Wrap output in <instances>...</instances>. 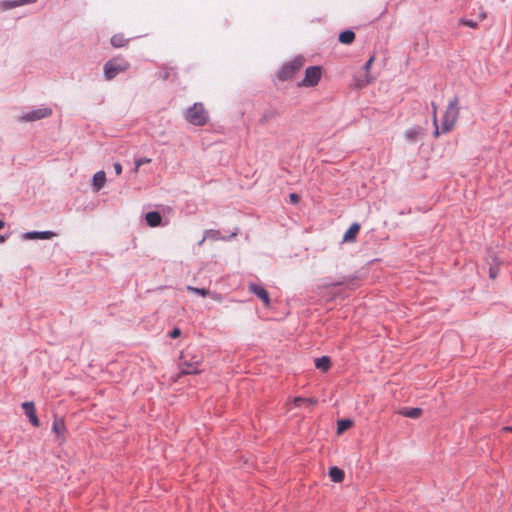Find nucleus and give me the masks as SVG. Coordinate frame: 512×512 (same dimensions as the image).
I'll list each match as a JSON object with an SVG mask.
<instances>
[{
	"mask_svg": "<svg viewBox=\"0 0 512 512\" xmlns=\"http://www.w3.org/2000/svg\"><path fill=\"white\" fill-rule=\"evenodd\" d=\"M203 361V357L201 355H196L193 351L187 349L181 353L178 367L180 369L181 375L188 374H199L200 369L199 366Z\"/></svg>",
	"mask_w": 512,
	"mask_h": 512,
	"instance_id": "nucleus-1",
	"label": "nucleus"
},
{
	"mask_svg": "<svg viewBox=\"0 0 512 512\" xmlns=\"http://www.w3.org/2000/svg\"><path fill=\"white\" fill-rule=\"evenodd\" d=\"M459 117V107H458V99L455 97L451 100L446 108V111L443 115L442 119V132L447 133L450 132L457 119Z\"/></svg>",
	"mask_w": 512,
	"mask_h": 512,
	"instance_id": "nucleus-2",
	"label": "nucleus"
},
{
	"mask_svg": "<svg viewBox=\"0 0 512 512\" xmlns=\"http://www.w3.org/2000/svg\"><path fill=\"white\" fill-rule=\"evenodd\" d=\"M185 119L195 126H203L208 121V113L202 103H195L186 111Z\"/></svg>",
	"mask_w": 512,
	"mask_h": 512,
	"instance_id": "nucleus-3",
	"label": "nucleus"
},
{
	"mask_svg": "<svg viewBox=\"0 0 512 512\" xmlns=\"http://www.w3.org/2000/svg\"><path fill=\"white\" fill-rule=\"evenodd\" d=\"M130 67L128 61L122 57H116L106 62L104 74L108 80L113 79L117 74L126 71Z\"/></svg>",
	"mask_w": 512,
	"mask_h": 512,
	"instance_id": "nucleus-4",
	"label": "nucleus"
},
{
	"mask_svg": "<svg viewBox=\"0 0 512 512\" xmlns=\"http://www.w3.org/2000/svg\"><path fill=\"white\" fill-rule=\"evenodd\" d=\"M305 60L299 56L294 58L291 62L284 65L278 73L280 80L285 81L291 79L303 66Z\"/></svg>",
	"mask_w": 512,
	"mask_h": 512,
	"instance_id": "nucleus-5",
	"label": "nucleus"
},
{
	"mask_svg": "<svg viewBox=\"0 0 512 512\" xmlns=\"http://www.w3.org/2000/svg\"><path fill=\"white\" fill-rule=\"evenodd\" d=\"M322 75L321 68L319 66H310L305 71V77L301 82V86L314 87L318 84Z\"/></svg>",
	"mask_w": 512,
	"mask_h": 512,
	"instance_id": "nucleus-6",
	"label": "nucleus"
},
{
	"mask_svg": "<svg viewBox=\"0 0 512 512\" xmlns=\"http://www.w3.org/2000/svg\"><path fill=\"white\" fill-rule=\"evenodd\" d=\"M52 115V109L49 107H42L30 112L24 113L20 120L23 122H32L37 121L43 118H47Z\"/></svg>",
	"mask_w": 512,
	"mask_h": 512,
	"instance_id": "nucleus-7",
	"label": "nucleus"
},
{
	"mask_svg": "<svg viewBox=\"0 0 512 512\" xmlns=\"http://www.w3.org/2000/svg\"><path fill=\"white\" fill-rule=\"evenodd\" d=\"M424 130L420 127H410L405 130L404 138L409 143H416L423 139Z\"/></svg>",
	"mask_w": 512,
	"mask_h": 512,
	"instance_id": "nucleus-8",
	"label": "nucleus"
},
{
	"mask_svg": "<svg viewBox=\"0 0 512 512\" xmlns=\"http://www.w3.org/2000/svg\"><path fill=\"white\" fill-rule=\"evenodd\" d=\"M22 408L25 411L26 416L29 418L31 424L34 427L40 426V421L36 415L35 407L33 402H24Z\"/></svg>",
	"mask_w": 512,
	"mask_h": 512,
	"instance_id": "nucleus-9",
	"label": "nucleus"
},
{
	"mask_svg": "<svg viewBox=\"0 0 512 512\" xmlns=\"http://www.w3.org/2000/svg\"><path fill=\"white\" fill-rule=\"evenodd\" d=\"M249 290L252 293H254L258 298H260L266 307L270 305V298L266 289L257 284L251 283L249 285Z\"/></svg>",
	"mask_w": 512,
	"mask_h": 512,
	"instance_id": "nucleus-10",
	"label": "nucleus"
},
{
	"mask_svg": "<svg viewBox=\"0 0 512 512\" xmlns=\"http://www.w3.org/2000/svg\"><path fill=\"white\" fill-rule=\"evenodd\" d=\"M66 426L63 418H55L52 424V432L60 441L65 439Z\"/></svg>",
	"mask_w": 512,
	"mask_h": 512,
	"instance_id": "nucleus-11",
	"label": "nucleus"
},
{
	"mask_svg": "<svg viewBox=\"0 0 512 512\" xmlns=\"http://www.w3.org/2000/svg\"><path fill=\"white\" fill-rule=\"evenodd\" d=\"M37 0H14V1H3L0 2V8L2 10L12 9L24 4L34 3Z\"/></svg>",
	"mask_w": 512,
	"mask_h": 512,
	"instance_id": "nucleus-12",
	"label": "nucleus"
},
{
	"mask_svg": "<svg viewBox=\"0 0 512 512\" xmlns=\"http://www.w3.org/2000/svg\"><path fill=\"white\" fill-rule=\"evenodd\" d=\"M56 234L52 231H43V232H28L24 235L25 239H51Z\"/></svg>",
	"mask_w": 512,
	"mask_h": 512,
	"instance_id": "nucleus-13",
	"label": "nucleus"
},
{
	"mask_svg": "<svg viewBox=\"0 0 512 512\" xmlns=\"http://www.w3.org/2000/svg\"><path fill=\"white\" fill-rule=\"evenodd\" d=\"M373 61H374V57L372 56V57H370V58H369V60L365 63V65H364V70H365V73H366V74H365V78H364V79H362V80H359V81L357 82L356 86H357L358 88H362V87L366 86L367 84H369V83L372 81V79L369 77V70H370V68H371V65H372Z\"/></svg>",
	"mask_w": 512,
	"mask_h": 512,
	"instance_id": "nucleus-14",
	"label": "nucleus"
},
{
	"mask_svg": "<svg viewBox=\"0 0 512 512\" xmlns=\"http://www.w3.org/2000/svg\"><path fill=\"white\" fill-rule=\"evenodd\" d=\"M146 222L151 227H157L161 224L162 217L159 212L151 211L145 215Z\"/></svg>",
	"mask_w": 512,
	"mask_h": 512,
	"instance_id": "nucleus-15",
	"label": "nucleus"
},
{
	"mask_svg": "<svg viewBox=\"0 0 512 512\" xmlns=\"http://www.w3.org/2000/svg\"><path fill=\"white\" fill-rule=\"evenodd\" d=\"M106 182V174L104 171H98L93 176V186L96 191H99Z\"/></svg>",
	"mask_w": 512,
	"mask_h": 512,
	"instance_id": "nucleus-16",
	"label": "nucleus"
},
{
	"mask_svg": "<svg viewBox=\"0 0 512 512\" xmlns=\"http://www.w3.org/2000/svg\"><path fill=\"white\" fill-rule=\"evenodd\" d=\"M315 367L323 372H327L331 367V360L328 356H322L315 360Z\"/></svg>",
	"mask_w": 512,
	"mask_h": 512,
	"instance_id": "nucleus-17",
	"label": "nucleus"
},
{
	"mask_svg": "<svg viewBox=\"0 0 512 512\" xmlns=\"http://www.w3.org/2000/svg\"><path fill=\"white\" fill-rule=\"evenodd\" d=\"M360 230V225L358 223H353L349 229L346 231V233L344 234V241L346 242H350V241H353L356 237V235L358 234Z\"/></svg>",
	"mask_w": 512,
	"mask_h": 512,
	"instance_id": "nucleus-18",
	"label": "nucleus"
},
{
	"mask_svg": "<svg viewBox=\"0 0 512 512\" xmlns=\"http://www.w3.org/2000/svg\"><path fill=\"white\" fill-rule=\"evenodd\" d=\"M344 471L338 467H331L329 469V477L332 481L340 483L344 480Z\"/></svg>",
	"mask_w": 512,
	"mask_h": 512,
	"instance_id": "nucleus-19",
	"label": "nucleus"
},
{
	"mask_svg": "<svg viewBox=\"0 0 512 512\" xmlns=\"http://www.w3.org/2000/svg\"><path fill=\"white\" fill-rule=\"evenodd\" d=\"M129 40L123 34H115L111 38V44L115 48L125 47Z\"/></svg>",
	"mask_w": 512,
	"mask_h": 512,
	"instance_id": "nucleus-20",
	"label": "nucleus"
},
{
	"mask_svg": "<svg viewBox=\"0 0 512 512\" xmlns=\"http://www.w3.org/2000/svg\"><path fill=\"white\" fill-rule=\"evenodd\" d=\"M355 40V33L351 30H346L340 33L339 41L342 44H351Z\"/></svg>",
	"mask_w": 512,
	"mask_h": 512,
	"instance_id": "nucleus-21",
	"label": "nucleus"
},
{
	"mask_svg": "<svg viewBox=\"0 0 512 512\" xmlns=\"http://www.w3.org/2000/svg\"><path fill=\"white\" fill-rule=\"evenodd\" d=\"M400 414L405 417L416 419L422 415V409L421 408L404 409V410L400 411Z\"/></svg>",
	"mask_w": 512,
	"mask_h": 512,
	"instance_id": "nucleus-22",
	"label": "nucleus"
},
{
	"mask_svg": "<svg viewBox=\"0 0 512 512\" xmlns=\"http://www.w3.org/2000/svg\"><path fill=\"white\" fill-rule=\"evenodd\" d=\"M353 422L350 419H341L337 423V433L341 434L344 431L348 430L350 427H352Z\"/></svg>",
	"mask_w": 512,
	"mask_h": 512,
	"instance_id": "nucleus-23",
	"label": "nucleus"
},
{
	"mask_svg": "<svg viewBox=\"0 0 512 512\" xmlns=\"http://www.w3.org/2000/svg\"><path fill=\"white\" fill-rule=\"evenodd\" d=\"M207 238L218 240L220 239V232L217 230H207L204 238L199 242V245H201Z\"/></svg>",
	"mask_w": 512,
	"mask_h": 512,
	"instance_id": "nucleus-24",
	"label": "nucleus"
},
{
	"mask_svg": "<svg viewBox=\"0 0 512 512\" xmlns=\"http://www.w3.org/2000/svg\"><path fill=\"white\" fill-rule=\"evenodd\" d=\"M187 289L191 292L201 295L202 297H206L207 295H209V291L204 288H196V287L188 286Z\"/></svg>",
	"mask_w": 512,
	"mask_h": 512,
	"instance_id": "nucleus-25",
	"label": "nucleus"
},
{
	"mask_svg": "<svg viewBox=\"0 0 512 512\" xmlns=\"http://www.w3.org/2000/svg\"><path fill=\"white\" fill-rule=\"evenodd\" d=\"M460 24L474 29L478 27V23L473 20L461 19Z\"/></svg>",
	"mask_w": 512,
	"mask_h": 512,
	"instance_id": "nucleus-26",
	"label": "nucleus"
},
{
	"mask_svg": "<svg viewBox=\"0 0 512 512\" xmlns=\"http://www.w3.org/2000/svg\"><path fill=\"white\" fill-rule=\"evenodd\" d=\"M150 162H151L150 158L143 157V158L137 159L135 161V164H136L137 167H141L142 165L148 164Z\"/></svg>",
	"mask_w": 512,
	"mask_h": 512,
	"instance_id": "nucleus-27",
	"label": "nucleus"
},
{
	"mask_svg": "<svg viewBox=\"0 0 512 512\" xmlns=\"http://www.w3.org/2000/svg\"><path fill=\"white\" fill-rule=\"evenodd\" d=\"M289 199H290V202H291L292 204H297V203L300 201V197H299V195H298V194H296V193H291V194L289 195Z\"/></svg>",
	"mask_w": 512,
	"mask_h": 512,
	"instance_id": "nucleus-28",
	"label": "nucleus"
},
{
	"mask_svg": "<svg viewBox=\"0 0 512 512\" xmlns=\"http://www.w3.org/2000/svg\"><path fill=\"white\" fill-rule=\"evenodd\" d=\"M306 401V398H302V397H295L293 399V404L296 406V407H299L301 406L303 403H305Z\"/></svg>",
	"mask_w": 512,
	"mask_h": 512,
	"instance_id": "nucleus-29",
	"label": "nucleus"
},
{
	"mask_svg": "<svg viewBox=\"0 0 512 512\" xmlns=\"http://www.w3.org/2000/svg\"><path fill=\"white\" fill-rule=\"evenodd\" d=\"M180 334H181L180 329H179V328H174V329L170 332L169 336H170L171 338H177V337H179V336H180Z\"/></svg>",
	"mask_w": 512,
	"mask_h": 512,
	"instance_id": "nucleus-30",
	"label": "nucleus"
},
{
	"mask_svg": "<svg viewBox=\"0 0 512 512\" xmlns=\"http://www.w3.org/2000/svg\"><path fill=\"white\" fill-rule=\"evenodd\" d=\"M432 108H433V124L436 125L437 124V106L432 103Z\"/></svg>",
	"mask_w": 512,
	"mask_h": 512,
	"instance_id": "nucleus-31",
	"label": "nucleus"
},
{
	"mask_svg": "<svg viewBox=\"0 0 512 512\" xmlns=\"http://www.w3.org/2000/svg\"><path fill=\"white\" fill-rule=\"evenodd\" d=\"M114 170L117 175H120L122 173V165L120 163H114Z\"/></svg>",
	"mask_w": 512,
	"mask_h": 512,
	"instance_id": "nucleus-32",
	"label": "nucleus"
},
{
	"mask_svg": "<svg viewBox=\"0 0 512 512\" xmlns=\"http://www.w3.org/2000/svg\"><path fill=\"white\" fill-rule=\"evenodd\" d=\"M305 403L310 404L311 406H314L317 404V400L315 398H306Z\"/></svg>",
	"mask_w": 512,
	"mask_h": 512,
	"instance_id": "nucleus-33",
	"label": "nucleus"
},
{
	"mask_svg": "<svg viewBox=\"0 0 512 512\" xmlns=\"http://www.w3.org/2000/svg\"><path fill=\"white\" fill-rule=\"evenodd\" d=\"M435 126V131H434V136L435 137H438L440 132H439V128H438V124L434 125Z\"/></svg>",
	"mask_w": 512,
	"mask_h": 512,
	"instance_id": "nucleus-34",
	"label": "nucleus"
},
{
	"mask_svg": "<svg viewBox=\"0 0 512 512\" xmlns=\"http://www.w3.org/2000/svg\"><path fill=\"white\" fill-rule=\"evenodd\" d=\"M490 277L491 278H495L496 277V272L494 271L493 268L490 269Z\"/></svg>",
	"mask_w": 512,
	"mask_h": 512,
	"instance_id": "nucleus-35",
	"label": "nucleus"
},
{
	"mask_svg": "<svg viewBox=\"0 0 512 512\" xmlns=\"http://www.w3.org/2000/svg\"><path fill=\"white\" fill-rule=\"evenodd\" d=\"M7 237L0 235V243H4L6 241Z\"/></svg>",
	"mask_w": 512,
	"mask_h": 512,
	"instance_id": "nucleus-36",
	"label": "nucleus"
},
{
	"mask_svg": "<svg viewBox=\"0 0 512 512\" xmlns=\"http://www.w3.org/2000/svg\"><path fill=\"white\" fill-rule=\"evenodd\" d=\"M4 226H5V222H4L3 220H0V230H1L2 228H4Z\"/></svg>",
	"mask_w": 512,
	"mask_h": 512,
	"instance_id": "nucleus-37",
	"label": "nucleus"
},
{
	"mask_svg": "<svg viewBox=\"0 0 512 512\" xmlns=\"http://www.w3.org/2000/svg\"><path fill=\"white\" fill-rule=\"evenodd\" d=\"M505 431H511L512 432V427H505L504 428Z\"/></svg>",
	"mask_w": 512,
	"mask_h": 512,
	"instance_id": "nucleus-38",
	"label": "nucleus"
},
{
	"mask_svg": "<svg viewBox=\"0 0 512 512\" xmlns=\"http://www.w3.org/2000/svg\"><path fill=\"white\" fill-rule=\"evenodd\" d=\"M139 168H140V167H137V166L135 165L134 172H136V173H137V172L139 171Z\"/></svg>",
	"mask_w": 512,
	"mask_h": 512,
	"instance_id": "nucleus-39",
	"label": "nucleus"
}]
</instances>
